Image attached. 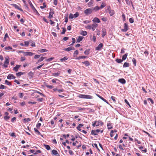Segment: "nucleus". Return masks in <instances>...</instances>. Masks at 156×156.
I'll list each match as a JSON object with an SVG mask.
<instances>
[{
    "label": "nucleus",
    "instance_id": "1",
    "mask_svg": "<svg viewBox=\"0 0 156 156\" xmlns=\"http://www.w3.org/2000/svg\"><path fill=\"white\" fill-rule=\"evenodd\" d=\"M78 97L80 98L83 99H92L93 98V97L91 96L82 94H79L78 96Z\"/></svg>",
    "mask_w": 156,
    "mask_h": 156
},
{
    "label": "nucleus",
    "instance_id": "2",
    "mask_svg": "<svg viewBox=\"0 0 156 156\" xmlns=\"http://www.w3.org/2000/svg\"><path fill=\"white\" fill-rule=\"evenodd\" d=\"M22 53H23L24 56H32L34 54V53L30 52H25L24 51H21Z\"/></svg>",
    "mask_w": 156,
    "mask_h": 156
},
{
    "label": "nucleus",
    "instance_id": "3",
    "mask_svg": "<svg viewBox=\"0 0 156 156\" xmlns=\"http://www.w3.org/2000/svg\"><path fill=\"white\" fill-rule=\"evenodd\" d=\"M93 11L92 9L91 8L87 9H86L84 11V13L86 15L90 14Z\"/></svg>",
    "mask_w": 156,
    "mask_h": 156
},
{
    "label": "nucleus",
    "instance_id": "4",
    "mask_svg": "<svg viewBox=\"0 0 156 156\" xmlns=\"http://www.w3.org/2000/svg\"><path fill=\"white\" fill-rule=\"evenodd\" d=\"M100 132V130L99 129H97L96 130H92L91 131V134L92 135H98V133Z\"/></svg>",
    "mask_w": 156,
    "mask_h": 156
},
{
    "label": "nucleus",
    "instance_id": "5",
    "mask_svg": "<svg viewBox=\"0 0 156 156\" xmlns=\"http://www.w3.org/2000/svg\"><path fill=\"white\" fill-rule=\"evenodd\" d=\"M124 28L121 30L123 32H126L128 29V26L127 23H125L124 25Z\"/></svg>",
    "mask_w": 156,
    "mask_h": 156
},
{
    "label": "nucleus",
    "instance_id": "6",
    "mask_svg": "<svg viewBox=\"0 0 156 156\" xmlns=\"http://www.w3.org/2000/svg\"><path fill=\"white\" fill-rule=\"evenodd\" d=\"M12 5L15 8H16L18 9H19L20 11H21L22 12H23V9H22L20 8L19 6L18 5H16V4H12Z\"/></svg>",
    "mask_w": 156,
    "mask_h": 156
},
{
    "label": "nucleus",
    "instance_id": "7",
    "mask_svg": "<svg viewBox=\"0 0 156 156\" xmlns=\"http://www.w3.org/2000/svg\"><path fill=\"white\" fill-rule=\"evenodd\" d=\"M75 48L73 47H69L67 48H66L63 49V50L65 51H69L72 50H75Z\"/></svg>",
    "mask_w": 156,
    "mask_h": 156
},
{
    "label": "nucleus",
    "instance_id": "8",
    "mask_svg": "<svg viewBox=\"0 0 156 156\" xmlns=\"http://www.w3.org/2000/svg\"><path fill=\"white\" fill-rule=\"evenodd\" d=\"M15 76L11 74H9L7 76V78L9 80L14 79H15Z\"/></svg>",
    "mask_w": 156,
    "mask_h": 156
},
{
    "label": "nucleus",
    "instance_id": "9",
    "mask_svg": "<svg viewBox=\"0 0 156 156\" xmlns=\"http://www.w3.org/2000/svg\"><path fill=\"white\" fill-rule=\"evenodd\" d=\"M103 46V44L102 43L100 44L97 47L95 48L96 50H100Z\"/></svg>",
    "mask_w": 156,
    "mask_h": 156
},
{
    "label": "nucleus",
    "instance_id": "10",
    "mask_svg": "<svg viewBox=\"0 0 156 156\" xmlns=\"http://www.w3.org/2000/svg\"><path fill=\"white\" fill-rule=\"evenodd\" d=\"M54 14V12L53 10H51L50 12H49V15L48 16V18L49 19H51L53 17L52 15Z\"/></svg>",
    "mask_w": 156,
    "mask_h": 156
},
{
    "label": "nucleus",
    "instance_id": "11",
    "mask_svg": "<svg viewBox=\"0 0 156 156\" xmlns=\"http://www.w3.org/2000/svg\"><path fill=\"white\" fill-rule=\"evenodd\" d=\"M94 23H99L100 22V20L97 17H95L92 20Z\"/></svg>",
    "mask_w": 156,
    "mask_h": 156
},
{
    "label": "nucleus",
    "instance_id": "12",
    "mask_svg": "<svg viewBox=\"0 0 156 156\" xmlns=\"http://www.w3.org/2000/svg\"><path fill=\"white\" fill-rule=\"evenodd\" d=\"M52 154L54 155H56L55 156H60L59 154H58V152L57 151L55 150H53L52 151Z\"/></svg>",
    "mask_w": 156,
    "mask_h": 156
},
{
    "label": "nucleus",
    "instance_id": "13",
    "mask_svg": "<svg viewBox=\"0 0 156 156\" xmlns=\"http://www.w3.org/2000/svg\"><path fill=\"white\" fill-rule=\"evenodd\" d=\"M92 29L93 31H94L96 28L98 27V24L96 23H94L92 25Z\"/></svg>",
    "mask_w": 156,
    "mask_h": 156
},
{
    "label": "nucleus",
    "instance_id": "14",
    "mask_svg": "<svg viewBox=\"0 0 156 156\" xmlns=\"http://www.w3.org/2000/svg\"><path fill=\"white\" fill-rule=\"evenodd\" d=\"M119 82L121 83L122 84H124L126 83V81L123 78L119 79L118 80Z\"/></svg>",
    "mask_w": 156,
    "mask_h": 156
},
{
    "label": "nucleus",
    "instance_id": "15",
    "mask_svg": "<svg viewBox=\"0 0 156 156\" xmlns=\"http://www.w3.org/2000/svg\"><path fill=\"white\" fill-rule=\"evenodd\" d=\"M97 125H96L97 126H102L103 125V122L101 120H99L98 121H97Z\"/></svg>",
    "mask_w": 156,
    "mask_h": 156
},
{
    "label": "nucleus",
    "instance_id": "16",
    "mask_svg": "<svg viewBox=\"0 0 156 156\" xmlns=\"http://www.w3.org/2000/svg\"><path fill=\"white\" fill-rule=\"evenodd\" d=\"M21 65H16V66L14 67L13 70L16 72H17L18 69L20 67Z\"/></svg>",
    "mask_w": 156,
    "mask_h": 156
},
{
    "label": "nucleus",
    "instance_id": "17",
    "mask_svg": "<svg viewBox=\"0 0 156 156\" xmlns=\"http://www.w3.org/2000/svg\"><path fill=\"white\" fill-rule=\"evenodd\" d=\"M106 34L107 32L106 29H102V37H104V36Z\"/></svg>",
    "mask_w": 156,
    "mask_h": 156
},
{
    "label": "nucleus",
    "instance_id": "18",
    "mask_svg": "<svg viewBox=\"0 0 156 156\" xmlns=\"http://www.w3.org/2000/svg\"><path fill=\"white\" fill-rule=\"evenodd\" d=\"M82 63L83 64H84L86 66H88L90 65V63L88 61H85Z\"/></svg>",
    "mask_w": 156,
    "mask_h": 156
},
{
    "label": "nucleus",
    "instance_id": "19",
    "mask_svg": "<svg viewBox=\"0 0 156 156\" xmlns=\"http://www.w3.org/2000/svg\"><path fill=\"white\" fill-rule=\"evenodd\" d=\"M28 3L29 4L31 8L33 9L34 10H36V11L37 10H36L35 9V8L34 7V6H33V4H32L31 2L30 1V0H28Z\"/></svg>",
    "mask_w": 156,
    "mask_h": 156
},
{
    "label": "nucleus",
    "instance_id": "20",
    "mask_svg": "<svg viewBox=\"0 0 156 156\" xmlns=\"http://www.w3.org/2000/svg\"><path fill=\"white\" fill-rule=\"evenodd\" d=\"M9 62V57L7 56L5 58V61L4 62V63L8 64Z\"/></svg>",
    "mask_w": 156,
    "mask_h": 156
},
{
    "label": "nucleus",
    "instance_id": "21",
    "mask_svg": "<svg viewBox=\"0 0 156 156\" xmlns=\"http://www.w3.org/2000/svg\"><path fill=\"white\" fill-rule=\"evenodd\" d=\"M80 34L81 35L85 36L87 34V31H83V30H81L80 31Z\"/></svg>",
    "mask_w": 156,
    "mask_h": 156
},
{
    "label": "nucleus",
    "instance_id": "22",
    "mask_svg": "<svg viewBox=\"0 0 156 156\" xmlns=\"http://www.w3.org/2000/svg\"><path fill=\"white\" fill-rule=\"evenodd\" d=\"M83 37L82 36H79L77 40H76V42H80V41H81L83 39Z\"/></svg>",
    "mask_w": 156,
    "mask_h": 156
},
{
    "label": "nucleus",
    "instance_id": "23",
    "mask_svg": "<svg viewBox=\"0 0 156 156\" xmlns=\"http://www.w3.org/2000/svg\"><path fill=\"white\" fill-rule=\"evenodd\" d=\"M60 72L59 71L57 73H53L52 74L53 76H59V75L60 74Z\"/></svg>",
    "mask_w": 156,
    "mask_h": 156
},
{
    "label": "nucleus",
    "instance_id": "24",
    "mask_svg": "<svg viewBox=\"0 0 156 156\" xmlns=\"http://www.w3.org/2000/svg\"><path fill=\"white\" fill-rule=\"evenodd\" d=\"M109 12L110 16H113L114 14V11L113 10L109 9Z\"/></svg>",
    "mask_w": 156,
    "mask_h": 156
},
{
    "label": "nucleus",
    "instance_id": "25",
    "mask_svg": "<svg viewBox=\"0 0 156 156\" xmlns=\"http://www.w3.org/2000/svg\"><path fill=\"white\" fill-rule=\"evenodd\" d=\"M128 55V53H126L124 55H123L122 57V60L123 61L125 60L127 58V56Z\"/></svg>",
    "mask_w": 156,
    "mask_h": 156
},
{
    "label": "nucleus",
    "instance_id": "26",
    "mask_svg": "<svg viewBox=\"0 0 156 156\" xmlns=\"http://www.w3.org/2000/svg\"><path fill=\"white\" fill-rule=\"evenodd\" d=\"M112 124L111 123H108L107 124V126L108 129H112Z\"/></svg>",
    "mask_w": 156,
    "mask_h": 156
},
{
    "label": "nucleus",
    "instance_id": "27",
    "mask_svg": "<svg viewBox=\"0 0 156 156\" xmlns=\"http://www.w3.org/2000/svg\"><path fill=\"white\" fill-rule=\"evenodd\" d=\"M25 73V72H19L16 73V74L17 76H20L21 75L24 74Z\"/></svg>",
    "mask_w": 156,
    "mask_h": 156
},
{
    "label": "nucleus",
    "instance_id": "28",
    "mask_svg": "<svg viewBox=\"0 0 156 156\" xmlns=\"http://www.w3.org/2000/svg\"><path fill=\"white\" fill-rule=\"evenodd\" d=\"M129 63L125 62L123 65V67L126 68L129 67Z\"/></svg>",
    "mask_w": 156,
    "mask_h": 156
},
{
    "label": "nucleus",
    "instance_id": "29",
    "mask_svg": "<svg viewBox=\"0 0 156 156\" xmlns=\"http://www.w3.org/2000/svg\"><path fill=\"white\" fill-rule=\"evenodd\" d=\"M83 125L81 124H79L78 126L77 127V129L79 131H81V129H80L81 127L83 126Z\"/></svg>",
    "mask_w": 156,
    "mask_h": 156
},
{
    "label": "nucleus",
    "instance_id": "30",
    "mask_svg": "<svg viewBox=\"0 0 156 156\" xmlns=\"http://www.w3.org/2000/svg\"><path fill=\"white\" fill-rule=\"evenodd\" d=\"M94 2L93 1H90L88 4V6L89 7L92 6Z\"/></svg>",
    "mask_w": 156,
    "mask_h": 156
},
{
    "label": "nucleus",
    "instance_id": "31",
    "mask_svg": "<svg viewBox=\"0 0 156 156\" xmlns=\"http://www.w3.org/2000/svg\"><path fill=\"white\" fill-rule=\"evenodd\" d=\"M28 75L30 79L32 78L33 76V73L31 72H30L29 73Z\"/></svg>",
    "mask_w": 156,
    "mask_h": 156
},
{
    "label": "nucleus",
    "instance_id": "32",
    "mask_svg": "<svg viewBox=\"0 0 156 156\" xmlns=\"http://www.w3.org/2000/svg\"><path fill=\"white\" fill-rule=\"evenodd\" d=\"M68 59V58L67 56L64 57L63 58H62L60 59V60L62 62H63L64 61L67 60Z\"/></svg>",
    "mask_w": 156,
    "mask_h": 156
},
{
    "label": "nucleus",
    "instance_id": "33",
    "mask_svg": "<svg viewBox=\"0 0 156 156\" xmlns=\"http://www.w3.org/2000/svg\"><path fill=\"white\" fill-rule=\"evenodd\" d=\"M44 146L45 147V148L48 150H49L51 149L50 147L48 145L44 144Z\"/></svg>",
    "mask_w": 156,
    "mask_h": 156
},
{
    "label": "nucleus",
    "instance_id": "34",
    "mask_svg": "<svg viewBox=\"0 0 156 156\" xmlns=\"http://www.w3.org/2000/svg\"><path fill=\"white\" fill-rule=\"evenodd\" d=\"M100 8L98 6H95L94 8H92V9L93 10H94L95 11H97Z\"/></svg>",
    "mask_w": 156,
    "mask_h": 156
},
{
    "label": "nucleus",
    "instance_id": "35",
    "mask_svg": "<svg viewBox=\"0 0 156 156\" xmlns=\"http://www.w3.org/2000/svg\"><path fill=\"white\" fill-rule=\"evenodd\" d=\"M34 92L35 93H38V94H40L41 96H43V97H45V95L41 93L40 92L38 91L37 90H34Z\"/></svg>",
    "mask_w": 156,
    "mask_h": 156
},
{
    "label": "nucleus",
    "instance_id": "36",
    "mask_svg": "<svg viewBox=\"0 0 156 156\" xmlns=\"http://www.w3.org/2000/svg\"><path fill=\"white\" fill-rule=\"evenodd\" d=\"M44 58H45V57H41L40 59L38 60L37 62L36 63L37 64L38 63L42 61L44 59Z\"/></svg>",
    "mask_w": 156,
    "mask_h": 156
},
{
    "label": "nucleus",
    "instance_id": "37",
    "mask_svg": "<svg viewBox=\"0 0 156 156\" xmlns=\"http://www.w3.org/2000/svg\"><path fill=\"white\" fill-rule=\"evenodd\" d=\"M125 1L127 4L130 5V4L131 3L132 6L133 7V5L132 3V2L130 3V2L129 1V0H125Z\"/></svg>",
    "mask_w": 156,
    "mask_h": 156
},
{
    "label": "nucleus",
    "instance_id": "38",
    "mask_svg": "<svg viewBox=\"0 0 156 156\" xmlns=\"http://www.w3.org/2000/svg\"><path fill=\"white\" fill-rule=\"evenodd\" d=\"M90 51V49H87L84 52V54L86 55H88L89 54Z\"/></svg>",
    "mask_w": 156,
    "mask_h": 156
},
{
    "label": "nucleus",
    "instance_id": "39",
    "mask_svg": "<svg viewBox=\"0 0 156 156\" xmlns=\"http://www.w3.org/2000/svg\"><path fill=\"white\" fill-rule=\"evenodd\" d=\"M34 130L35 132L38 135H40L41 134L40 132L36 128H34Z\"/></svg>",
    "mask_w": 156,
    "mask_h": 156
},
{
    "label": "nucleus",
    "instance_id": "40",
    "mask_svg": "<svg viewBox=\"0 0 156 156\" xmlns=\"http://www.w3.org/2000/svg\"><path fill=\"white\" fill-rule=\"evenodd\" d=\"M30 121V119L29 118H28L27 119L25 118L23 120V122H28Z\"/></svg>",
    "mask_w": 156,
    "mask_h": 156
},
{
    "label": "nucleus",
    "instance_id": "41",
    "mask_svg": "<svg viewBox=\"0 0 156 156\" xmlns=\"http://www.w3.org/2000/svg\"><path fill=\"white\" fill-rule=\"evenodd\" d=\"M78 54V51L77 50H76L73 53V56L74 57L76 56Z\"/></svg>",
    "mask_w": 156,
    "mask_h": 156
},
{
    "label": "nucleus",
    "instance_id": "42",
    "mask_svg": "<svg viewBox=\"0 0 156 156\" xmlns=\"http://www.w3.org/2000/svg\"><path fill=\"white\" fill-rule=\"evenodd\" d=\"M40 52L41 53L44 52H47L48 51V50L46 49H41L39 50Z\"/></svg>",
    "mask_w": 156,
    "mask_h": 156
},
{
    "label": "nucleus",
    "instance_id": "43",
    "mask_svg": "<svg viewBox=\"0 0 156 156\" xmlns=\"http://www.w3.org/2000/svg\"><path fill=\"white\" fill-rule=\"evenodd\" d=\"M115 61L118 63H121L123 61L122 60V59H117L115 60Z\"/></svg>",
    "mask_w": 156,
    "mask_h": 156
},
{
    "label": "nucleus",
    "instance_id": "44",
    "mask_svg": "<svg viewBox=\"0 0 156 156\" xmlns=\"http://www.w3.org/2000/svg\"><path fill=\"white\" fill-rule=\"evenodd\" d=\"M132 61L133 64L134 65V66H136V59L135 58H133L132 59Z\"/></svg>",
    "mask_w": 156,
    "mask_h": 156
},
{
    "label": "nucleus",
    "instance_id": "45",
    "mask_svg": "<svg viewBox=\"0 0 156 156\" xmlns=\"http://www.w3.org/2000/svg\"><path fill=\"white\" fill-rule=\"evenodd\" d=\"M9 118L10 117L9 116H5L4 117V119L6 121H7Z\"/></svg>",
    "mask_w": 156,
    "mask_h": 156
},
{
    "label": "nucleus",
    "instance_id": "46",
    "mask_svg": "<svg viewBox=\"0 0 156 156\" xmlns=\"http://www.w3.org/2000/svg\"><path fill=\"white\" fill-rule=\"evenodd\" d=\"M5 83L7 84V85L10 86L11 85V83L9 82L7 80H6L5 81Z\"/></svg>",
    "mask_w": 156,
    "mask_h": 156
},
{
    "label": "nucleus",
    "instance_id": "47",
    "mask_svg": "<svg viewBox=\"0 0 156 156\" xmlns=\"http://www.w3.org/2000/svg\"><path fill=\"white\" fill-rule=\"evenodd\" d=\"M79 16V13L78 12H76L74 15H73L74 17L75 18H76L78 17Z\"/></svg>",
    "mask_w": 156,
    "mask_h": 156
},
{
    "label": "nucleus",
    "instance_id": "48",
    "mask_svg": "<svg viewBox=\"0 0 156 156\" xmlns=\"http://www.w3.org/2000/svg\"><path fill=\"white\" fill-rule=\"evenodd\" d=\"M46 5L45 4V3H43V5L40 6V7L41 9H43L46 8Z\"/></svg>",
    "mask_w": 156,
    "mask_h": 156
},
{
    "label": "nucleus",
    "instance_id": "49",
    "mask_svg": "<svg viewBox=\"0 0 156 156\" xmlns=\"http://www.w3.org/2000/svg\"><path fill=\"white\" fill-rule=\"evenodd\" d=\"M85 28L89 30L92 29V26L90 25H87Z\"/></svg>",
    "mask_w": 156,
    "mask_h": 156
},
{
    "label": "nucleus",
    "instance_id": "50",
    "mask_svg": "<svg viewBox=\"0 0 156 156\" xmlns=\"http://www.w3.org/2000/svg\"><path fill=\"white\" fill-rule=\"evenodd\" d=\"M66 31V29L65 28H62V32H61V34H65V32Z\"/></svg>",
    "mask_w": 156,
    "mask_h": 156
},
{
    "label": "nucleus",
    "instance_id": "51",
    "mask_svg": "<svg viewBox=\"0 0 156 156\" xmlns=\"http://www.w3.org/2000/svg\"><path fill=\"white\" fill-rule=\"evenodd\" d=\"M100 99H101L103 101L105 102L106 103H107L108 104V102L106 100H105V99L103 98L102 97H101V98H100Z\"/></svg>",
    "mask_w": 156,
    "mask_h": 156
},
{
    "label": "nucleus",
    "instance_id": "52",
    "mask_svg": "<svg viewBox=\"0 0 156 156\" xmlns=\"http://www.w3.org/2000/svg\"><path fill=\"white\" fill-rule=\"evenodd\" d=\"M5 49L6 50H12V47L9 46V47H6L5 48Z\"/></svg>",
    "mask_w": 156,
    "mask_h": 156
},
{
    "label": "nucleus",
    "instance_id": "53",
    "mask_svg": "<svg viewBox=\"0 0 156 156\" xmlns=\"http://www.w3.org/2000/svg\"><path fill=\"white\" fill-rule=\"evenodd\" d=\"M129 21L130 23H133L134 22V20L133 18H131L129 19Z\"/></svg>",
    "mask_w": 156,
    "mask_h": 156
},
{
    "label": "nucleus",
    "instance_id": "54",
    "mask_svg": "<svg viewBox=\"0 0 156 156\" xmlns=\"http://www.w3.org/2000/svg\"><path fill=\"white\" fill-rule=\"evenodd\" d=\"M6 87L2 84H1L0 86V89H3L5 88Z\"/></svg>",
    "mask_w": 156,
    "mask_h": 156
},
{
    "label": "nucleus",
    "instance_id": "55",
    "mask_svg": "<svg viewBox=\"0 0 156 156\" xmlns=\"http://www.w3.org/2000/svg\"><path fill=\"white\" fill-rule=\"evenodd\" d=\"M19 97L20 98H22L23 96V93H19Z\"/></svg>",
    "mask_w": 156,
    "mask_h": 156
},
{
    "label": "nucleus",
    "instance_id": "56",
    "mask_svg": "<svg viewBox=\"0 0 156 156\" xmlns=\"http://www.w3.org/2000/svg\"><path fill=\"white\" fill-rule=\"evenodd\" d=\"M73 15L72 13H70L69 15V19H72L74 18Z\"/></svg>",
    "mask_w": 156,
    "mask_h": 156
},
{
    "label": "nucleus",
    "instance_id": "57",
    "mask_svg": "<svg viewBox=\"0 0 156 156\" xmlns=\"http://www.w3.org/2000/svg\"><path fill=\"white\" fill-rule=\"evenodd\" d=\"M54 58L53 57H51L46 59V61L47 62H50L52 61L54 59Z\"/></svg>",
    "mask_w": 156,
    "mask_h": 156
},
{
    "label": "nucleus",
    "instance_id": "58",
    "mask_svg": "<svg viewBox=\"0 0 156 156\" xmlns=\"http://www.w3.org/2000/svg\"><path fill=\"white\" fill-rule=\"evenodd\" d=\"M24 45L26 46H28L29 44V42L27 41H24Z\"/></svg>",
    "mask_w": 156,
    "mask_h": 156
},
{
    "label": "nucleus",
    "instance_id": "59",
    "mask_svg": "<svg viewBox=\"0 0 156 156\" xmlns=\"http://www.w3.org/2000/svg\"><path fill=\"white\" fill-rule=\"evenodd\" d=\"M46 87L47 88L49 89H52L53 87L51 85H46Z\"/></svg>",
    "mask_w": 156,
    "mask_h": 156
},
{
    "label": "nucleus",
    "instance_id": "60",
    "mask_svg": "<svg viewBox=\"0 0 156 156\" xmlns=\"http://www.w3.org/2000/svg\"><path fill=\"white\" fill-rule=\"evenodd\" d=\"M111 98L112 99V101H113L114 102H115L116 101L115 100V98L114 96H112L111 97Z\"/></svg>",
    "mask_w": 156,
    "mask_h": 156
},
{
    "label": "nucleus",
    "instance_id": "61",
    "mask_svg": "<svg viewBox=\"0 0 156 156\" xmlns=\"http://www.w3.org/2000/svg\"><path fill=\"white\" fill-rule=\"evenodd\" d=\"M105 4L104 3H102L101 5L100 8L101 9H102L104 8L105 6Z\"/></svg>",
    "mask_w": 156,
    "mask_h": 156
},
{
    "label": "nucleus",
    "instance_id": "62",
    "mask_svg": "<svg viewBox=\"0 0 156 156\" xmlns=\"http://www.w3.org/2000/svg\"><path fill=\"white\" fill-rule=\"evenodd\" d=\"M147 100L148 101H150L151 102L152 104H154V102L150 98H148L147 99Z\"/></svg>",
    "mask_w": 156,
    "mask_h": 156
},
{
    "label": "nucleus",
    "instance_id": "63",
    "mask_svg": "<svg viewBox=\"0 0 156 156\" xmlns=\"http://www.w3.org/2000/svg\"><path fill=\"white\" fill-rule=\"evenodd\" d=\"M97 122L96 121H94L93 122L92 126L93 127H95V126H96Z\"/></svg>",
    "mask_w": 156,
    "mask_h": 156
},
{
    "label": "nucleus",
    "instance_id": "64",
    "mask_svg": "<svg viewBox=\"0 0 156 156\" xmlns=\"http://www.w3.org/2000/svg\"><path fill=\"white\" fill-rule=\"evenodd\" d=\"M41 123H38L36 125V127L37 128H39L40 126H41Z\"/></svg>",
    "mask_w": 156,
    "mask_h": 156
}]
</instances>
